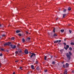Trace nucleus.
Wrapping results in <instances>:
<instances>
[{
	"label": "nucleus",
	"mask_w": 74,
	"mask_h": 74,
	"mask_svg": "<svg viewBox=\"0 0 74 74\" xmlns=\"http://www.w3.org/2000/svg\"><path fill=\"white\" fill-rule=\"evenodd\" d=\"M55 61H53L52 62V64H55Z\"/></svg>",
	"instance_id": "nucleus-32"
},
{
	"label": "nucleus",
	"mask_w": 74,
	"mask_h": 74,
	"mask_svg": "<svg viewBox=\"0 0 74 74\" xmlns=\"http://www.w3.org/2000/svg\"><path fill=\"white\" fill-rule=\"evenodd\" d=\"M21 62H23V61L22 60H21Z\"/></svg>",
	"instance_id": "nucleus-49"
},
{
	"label": "nucleus",
	"mask_w": 74,
	"mask_h": 74,
	"mask_svg": "<svg viewBox=\"0 0 74 74\" xmlns=\"http://www.w3.org/2000/svg\"><path fill=\"white\" fill-rule=\"evenodd\" d=\"M30 73H32V71H31L30 72Z\"/></svg>",
	"instance_id": "nucleus-51"
},
{
	"label": "nucleus",
	"mask_w": 74,
	"mask_h": 74,
	"mask_svg": "<svg viewBox=\"0 0 74 74\" xmlns=\"http://www.w3.org/2000/svg\"><path fill=\"white\" fill-rule=\"evenodd\" d=\"M30 73V72H29L28 73V74H29Z\"/></svg>",
	"instance_id": "nucleus-46"
},
{
	"label": "nucleus",
	"mask_w": 74,
	"mask_h": 74,
	"mask_svg": "<svg viewBox=\"0 0 74 74\" xmlns=\"http://www.w3.org/2000/svg\"><path fill=\"white\" fill-rule=\"evenodd\" d=\"M63 67H64V68H66V66H65V65H64V64L63 65Z\"/></svg>",
	"instance_id": "nucleus-30"
},
{
	"label": "nucleus",
	"mask_w": 74,
	"mask_h": 74,
	"mask_svg": "<svg viewBox=\"0 0 74 74\" xmlns=\"http://www.w3.org/2000/svg\"><path fill=\"white\" fill-rule=\"evenodd\" d=\"M69 49L70 51H72V48L71 47H70L69 48Z\"/></svg>",
	"instance_id": "nucleus-22"
},
{
	"label": "nucleus",
	"mask_w": 74,
	"mask_h": 74,
	"mask_svg": "<svg viewBox=\"0 0 74 74\" xmlns=\"http://www.w3.org/2000/svg\"><path fill=\"white\" fill-rule=\"evenodd\" d=\"M71 45H74V42L71 43Z\"/></svg>",
	"instance_id": "nucleus-26"
},
{
	"label": "nucleus",
	"mask_w": 74,
	"mask_h": 74,
	"mask_svg": "<svg viewBox=\"0 0 74 74\" xmlns=\"http://www.w3.org/2000/svg\"><path fill=\"white\" fill-rule=\"evenodd\" d=\"M65 40V41H66V40Z\"/></svg>",
	"instance_id": "nucleus-54"
},
{
	"label": "nucleus",
	"mask_w": 74,
	"mask_h": 74,
	"mask_svg": "<svg viewBox=\"0 0 74 74\" xmlns=\"http://www.w3.org/2000/svg\"><path fill=\"white\" fill-rule=\"evenodd\" d=\"M44 59L45 60H47V56H45Z\"/></svg>",
	"instance_id": "nucleus-16"
},
{
	"label": "nucleus",
	"mask_w": 74,
	"mask_h": 74,
	"mask_svg": "<svg viewBox=\"0 0 74 74\" xmlns=\"http://www.w3.org/2000/svg\"><path fill=\"white\" fill-rule=\"evenodd\" d=\"M3 56V54L1 53L0 54V56Z\"/></svg>",
	"instance_id": "nucleus-33"
},
{
	"label": "nucleus",
	"mask_w": 74,
	"mask_h": 74,
	"mask_svg": "<svg viewBox=\"0 0 74 74\" xmlns=\"http://www.w3.org/2000/svg\"><path fill=\"white\" fill-rule=\"evenodd\" d=\"M18 36H22V34H21L19 33L18 34Z\"/></svg>",
	"instance_id": "nucleus-31"
},
{
	"label": "nucleus",
	"mask_w": 74,
	"mask_h": 74,
	"mask_svg": "<svg viewBox=\"0 0 74 74\" xmlns=\"http://www.w3.org/2000/svg\"><path fill=\"white\" fill-rule=\"evenodd\" d=\"M66 67H69V64L68 63H66L65 64Z\"/></svg>",
	"instance_id": "nucleus-10"
},
{
	"label": "nucleus",
	"mask_w": 74,
	"mask_h": 74,
	"mask_svg": "<svg viewBox=\"0 0 74 74\" xmlns=\"http://www.w3.org/2000/svg\"><path fill=\"white\" fill-rule=\"evenodd\" d=\"M69 31L70 33H71V32H72V31L71 30H70V29H69Z\"/></svg>",
	"instance_id": "nucleus-25"
},
{
	"label": "nucleus",
	"mask_w": 74,
	"mask_h": 74,
	"mask_svg": "<svg viewBox=\"0 0 74 74\" xmlns=\"http://www.w3.org/2000/svg\"><path fill=\"white\" fill-rule=\"evenodd\" d=\"M69 53H65V55L66 56L67 59H68L69 60H70V59H71V57L70 56L72 55V53H71V51L69 52Z\"/></svg>",
	"instance_id": "nucleus-2"
},
{
	"label": "nucleus",
	"mask_w": 74,
	"mask_h": 74,
	"mask_svg": "<svg viewBox=\"0 0 74 74\" xmlns=\"http://www.w3.org/2000/svg\"><path fill=\"white\" fill-rule=\"evenodd\" d=\"M66 14H63L62 17H63V18H64V17H65V16H66Z\"/></svg>",
	"instance_id": "nucleus-17"
},
{
	"label": "nucleus",
	"mask_w": 74,
	"mask_h": 74,
	"mask_svg": "<svg viewBox=\"0 0 74 74\" xmlns=\"http://www.w3.org/2000/svg\"><path fill=\"white\" fill-rule=\"evenodd\" d=\"M22 41L23 42H24L25 41V39H24V38H23Z\"/></svg>",
	"instance_id": "nucleus-18"
},
{
	"label": "nucleus",
	"mask_w": 74,
	"mask_h": 74,
	"mask_svg": "<svg viewBox=\"0 0 74 74\" xmlns=\"http://www.w3.org/2000/svg\"><path fill=\"white\" fill-rule=\"evenodd\" d=\"M61 42V40H59V42H58V44H59V45H61V43H60Z\"/></svg>",
	"instance_id": "nucleus-14"
},
{
	"label": "nucleus",
	"mask_w": 74,
	"mask_h": 74,
	"mask_svg": "<svg viewBox=\"0 0 74 74\" xmlns=\"http://www.w3.org/2000/svg\"><path fill=\"white\" fill-rule=\"evenodd\" d=\"M36 69L37 70H38V71L40 70V67H39L38 66Z\"/></svg>",
	"instance_id": "nucleus-8"
},
{
	"label": "nucleus",
	"mask_w": 74,
	"mask_h": 74,
	"mask_svg": "<svg viewBox=\"0 0 74 74\" xmlns=\"http://www.w3.org/2000/svg\"><path fill=\"white\" fill-rule=\"evenodd\" d=\"M35 63H36V64H38V61H36L35 62Z\"/></svg>",
	"instance_id": "nucleus-35"
},
{
	"label": "nucleus",
	"mask_w": 74,
	"mask_h": 74,
	"mask_svg": "<svg viewBox=\"0 0 74 74\" xmlns=\"http://www.w3.org/2000/svg\"><path fill=\"white\" fill-rule=\"evenodd\" d=\"M31 68L33 70H34V69H35L34 68V66L33 65H31Z\"/></svg>",
	"instance_id": "nucleus-7"
},
{
	"label": "nucleus",
	"mask_w": 74,
	"mask_h": 74,
	"mask_svg": "<svg viewBox=\"0 0 74 74\" xmlns=\"http://www.w3.org/2000/svg\"><path fill=\"white\" fill-rule=\"evenodd\" d=\"M18 45H19V44H18Z\"/></svg>",
	"instance_id": "nucleus-53"
},
{
	"label": "nucleus",
	"mask_w": 74,
	"mask_h": 74,
	"mask_svg": "<svg viewBox=\"0 0 74 74\" xmlns=\"http://www.w3.org/2000/svg\"><path fill=\"white\" fill-rule=\"evenodd\" d=\"M72 73H74V70H73L72 71Z\"/></svg>",
	"instance_id": "nucleus-41"
},
{
	"label": "nucleus",
	"mask_w": 74,
	"mask_h": 74,
	"mask_svg": "<svg viewBox=\"0 0 74 74\" xmlns=\"http://www.w3.org/2000/svg\"><path fill=\"white\" fill-rule=\"evenodd\" d=\"M51 58H52V56H51Z\"/></svg>",
	"instance_id": "nucleus-50"
},
{
	"label": "nucleus",
	"mask_w": 74,
	"mask_h": 74,
	"mask_svg": "<svg viewBox=\"0 0 74 74\" xmlns=\"http://www.w3.org/2000/svg\"><path fill=\"white\" fill-rule=\"evenodd\" d=\"M67 70H66L64 72L65 73H67Z\"/></svg>",
	"instance_id": "nucleus-34"
},
{
	"label": "nucleus",
	"mask_w": 74,
	"mask_h": 74,
	"mask_svg": "<svg viewBox=\"0 0 74 74\" xmlns=\"http://www.w3.org/2000/svg\"><path fill=\"white\" fill-rule=\"evenodd\" d=\"M59 41V40H55L54 41V42L55 44V43H58V42Z\"/></svg>",
	"instance_id": "nucleus-9"
},
{
	"label": "nucleus",
	"mask_w": 74,
	"mask_h": 74,
	"mask_svg": "<svg viewBox=\"0 0 74 74\" xmlns=\"http://www.w3.org/2000/svg\"><path fill=\"white\" fill-rule=\"evenodd\" d=\"M22 67H20V68H19V69H22Z\"/></svg>",
	"instance_id": "nucleus-40"
},
{
	"label": "nucleus",
	"mask_w": 74,
	"mask_h": 74,
	"mask_svg": "<svg viewBox=\"0 0 74 74\" xmlns=\"http://www.w3.org/2000/svg\"><path fill=\"white\" fill-rule=\"evenodd\" d=\"M68 11H71V8L70 7H69L68 8Z\"/></svg>",
	"instance_id": "nucleus-13"
},
{
	"label": "nucleus",
	"mask_w": 74,
	"mask_h": 74,
	"mask_svg": "<svg viewBox=\"0 0 74 74\" xmlns=\"http://www.w3.org/2000/svg\"><path fill=\"white\" fill-rule=\"evenodd\" d=\"M55 28H54V29H53V32H54V33H55Z\"/></svg>",
	"instance_id": "nucleus-24"
},
{
	"label": "nucleus",
	"mask_w": 74,
	"mask_h": 74,
	"mask_svg": "<svg viewBox=\"0 0 74 74\" xmlns=\"http://www.w3.org/2000/svg\"><path fill=\"white\" fill-rule=\"evenodd\" d=\"M58 18H57L56 19V21H58Z\"/></svg>",
	"instance_id": "nucleus-45"
},
{
	"label": "nucleus",
	"mask_w": 74,
	"mask_h": 74,
	"mask_svg": "<svg viewBox=\"0 0 74 74\" xmlns=\"http://www.w3.org/2000/svg\"><path fill=\"white\" fill-rule=\"evenodd\" d=\"M0 67H1V64L0 63Z\"/></svg>",
	"instance_id": "nucleus-44"
},
{
	"label": "nucleus",
	"mask_w": 74,
	"mask_h": 74,
	"mask_svg": "<svg viewBox=\"0 0 74 74\" xmlns=\"http://www.w3.org/2000/svg\"><path fill=\"white\" fill-rule=\"evenodd\" d=\"M31 55L30 56V58H32V61H34L36 59V54L33 53H31Z\"/></svg>",
	"instance_id": "nucleus-1"
},
{
	"label": "nucleus",
	"mask_w": 74,
	"mask_h": 74,
	"mask_svg": "<svg viewBox=\"0 0 74 74\" xmlns=\"http://www.w3.org/2000/svg\"><path fill=\"white\" fill-rule=\"evenodd\" d=\"M1 38V37L0 36V39Z\"/></svg>",
	"instance_id": "nucleus-52"
},
{
	"label": "nucleus",
	"mask_w": 74,
	"mask_h": 74,
	"mask_svg": "<svg viewBox=\"0 0 74 74\" xmlns=\"http://www.w3.org/2000/svg\"><path fill=\"white\" fill-rule=\"evenodd\" d=\"M66 9H65L63 10V12H66Z\"/></svg>",
	"instance_id": "nucleus-27"
},
{
	"label": "nucleus",
	"mask_w": 74,
	"mask_h": 74,
	"mask_svg": "<svg viewBox=\"0 0 74 74\" xmlns=\"http://www.w3.org/2000/svg\"><path fill=\"white\" fill-rule=\"evenodd\" d=\"M60 51L61 52H63V49H61Z\"/></svg>",
	"instance_id": "nucleus-19"
},
{
	"label": "nucleus",
	"mask_w": 74,
	"mask_h": 74,
	"mask_svg": "<svg viewBox=\"0 0 74 74\" xmlns=\"http://www.w3.org/2000/svg\"><path fill=\"white\" fill-rule=\"evenodd\" d=\"M18 60H17V61H15V62H18Z\"/></svg>",
	"instance_id": "nucleus-43"
},
{
	"label": "nucleus",
	"mask_w": 74,
	"mask_h": 74,
	"mask_svg": "<svg viewBox=\"0 0 74 74\" xmlns=\"http://www.w3.org/2000/svg\"><path fill=\"white\" fill-rule=\"evenodd\" d=\"M25 33L26 34H30V33H29V32L27 31H25Z\"/></svg>",
	"instance_id": "nucleus-12"
},
{
	"label": "nucleus",
	"mask_w": 74,
	"mask_h": 74,
	"mask_svg": "<svg viewBox=\"0 0 74 74\" xmlns=\"http://www.w3.org/2000/svg\"><path fill=\"white\" fill-rule=\"evenodd\" d=\"M20 32H21V31L19 30H17L16 31V33H19Z\"/></svg>",
	"instance_id": "nucleus-11"
},
{
	"label": "nucleus",
	"mask_w": 74,
	"mask_h": 74,
	"mask_svg": "<svg viewBox=\"0 0 74 74\" xmlns=\"http://www.w3.org/2000/svg\"><path fill=\"white\" fill-rule=\"evenodd\" d=\"M58 36V35L57 34H54V37H55V36Z\"/></svg>",
	"instance_id": "nucleus-28"
},
{
	"label": "nucleus",
	"mask_w": 74,
	"mask_h": 74,
	"mask_svg": "<svg viewBox=\"0 0 74 74\" xmlns=\"http://www.w3.org/2000/svg\"><path fill=\"white\" fill-rule=\"evenodd\" d=\"M1 50L3 51H4V49H1Z\"/></svg>",
	"instance_id": "nucleus-39"
},
{
	"label": "nucleus",
	"mask_w": 74,
	"mask_h": 74,
	"mask_svg": "<svg viewBox=\"0 0 74 74\" xmlns=\"http://www.w3.org/2000/svg\"><path fill=\"white\" fill-rule=\"evenodd\" d=\"M10 46L12 49H15L16 48V46L14 45H10Z\"/></svg>",
	"instance_id": "nucleus-4"
},
{
	"label": "nucleus",
	"mask_w": 74,
	"mask_h": 74,
	"mask_svg": "<svg viewBox=\"0 0 74 74\" xmlns=\"http://www.w3.org/2000/svg\"><path fill=\"white\" fill-rule=\"evenodd\" d=\"M19 52V53H21V52H22V51H21V50H20V51H18Z\"/></svg>",
	"instance_id": "nucleus-38"
},
{
	"label": "nucleus",
	"mask_w": 74,
	"mask_h": 74,
	"mask_svg": "<svg viewBox=\"0 0 74 74\" xmlns=\"http://www.w3.org/2000/svg\"><path fill=\"white\" fill-rule=\"evenodd\" d=\"M16 54H18V51H16Z\"/></svg>",
	"instance_id": "nucleus-36"
},
{
	"label": "nucleus",
	"mask_w": 74,
	"mask_h": 74,
	"mask_svg": "<svg viewBox=\"0 0 74 74\" xmlns=\"http://www.w3.org/2000/svg\"><path fill=\"white\" fill-rule=\"evenodd\" d=\"M1 25H0V27H1Z\"/></svg>",
	"instance_id": "nucleus-48"
},
{
	"label": "nucleus",
	"mask_w": 74,
	"mask_h": 74,
	"mask_svg": "<svg viewBox=\"0 0 74 74\" xmlns=\"http://www.w3.org/2000/svg\"><path fill=\"white\" fill-rule=\"evenodd\" d=\"M15 73L14 72L13 73V74H14Z\"/></svg>",
	"instance_id": "nucleus-47"
},
{
	"label": "nucleus",
	"mask_w": 74,
	"mask_h": 74,
	"mask_svg": "<svg viewBox=\"0 0 74 74\" xmlns=\"http://www.w3.org/2000/svg\"><path fill=\"white\" fill-rule=\"evenodd\" d=\"M25 53V54H28L29 53V52H28V51H27V50L25 49L24 51Z\"/></svg>",
	"instance_id": "nucleus-6"
},
{
	"label": "nucleus",
	"mask_w": 74,
	"mask_h": 74,
	"mask_svg": "<svg viewBox=\"0 0 74 74\" xmlns=\"http://www.w3.org/2000/svg\"><path fill=\"white\" fill-rule=\"evenodd\" d=\"M69 48V45H66V47H65V46H64V48L66 50H67V49H68Z\"/></svg>",
	"instance_id": "nucleus-5"
},
{
	"label": "nucleus",
	"mask_w": 74,
	"mask_h": 74,
	"mask_svg": "<svg viewBox=\"0 0 74 74\" xmlns=\"http://www.w3.org/2000/svg\"><path fill=\"white\" fill-rule=\"evenodd\" d=\"M1 36L2 37H5V35L4 34H2Z\"/></svg>",
	"instance_id": "nucleus-20"
},
{
	"label": "nucleus",
	"mask_w": 74,
	"mask_h": 74,
	"mask_svg": "<svg viewBox=\"0 0 74 74\" xmlns=\"http://www.w3.org/2000/svg\"><path fill=\"white\" fill-rule=\"evenodd\" d=\"M64 74H67V73H66V72H64Z\"/></svg>",
	"instance_id": "nucleus-37"
},
{
	"label": "nucleus",
	"mask_w": 74,
	"mask_h": 74,
	"mask_svg": "<svg viewBox=\"0 0 74 74\" xmlns=\"http://www.w3.org/2000/svg\"><path fill=\"white\" fill-rule=\"evenodd\" d=\"M47 71H48V70L47 69L45 70L44 71H45V73H46V72H47Z\"/></svg>",
	"instance_id": "nucleus-23"
},
{
	"label": "nucleus",
	"mask_w": 74,
	"mask_h": 74,
	"mask_svg": "<svg viewBox=\"0 0 74 74\" xmlns=\"http://www.w3.org/2000/svg\"><path fill=\"white\" fill-rule=\"evenodd\" d=\"M64 31V29H61V32H62V33H63Z\"/></svg>",
	"instance_id": "nucleus-21"
},
{
	"label": "nucleus",
	"mask_w": 74,
	"mask_h": 74,
	"mask_svg": "<svg viewBox=\"0 0 74 74\" xmlns=\"http://www.w3.org/2000/svg\"><path fill=\"white\" fill-rule=\"evenodd\" d=\"M30 53H31V52H30Z\"/></svg>",
	"instance_id": "nucleus-55"
},
{
	"label": "nucleus",
	"mask_w": 74,
	"mask_h": 74,
	"mask_svg": "<svg viewBox=\"0 0 74 74\" xmlns=\"http://www.w3.org/2000/svg\"><path fill=\"white\" fill-rule=\"evenodd\" d=\"M27 40H30V37H28L27 38Z\"/></svg>",
	"instance_id": "nucleus-29"
},
{
	"label": "nucleus",
	"mask_w": 74,
	"mask_h": 74,
	"mask_svg": "<svg viewBox=\"0 0 74 74\" xmlns=\"http://www.w3.org/2000/svg\"><path fill=\"white\" fill-rule=\"evenodd\" d=\"M11 44V42H8L6 43H5L4 44V46H6V45H10Z\"/></svg>",
	"instance_id": "nucleus-3"
},
{
	"label": "nucleus",
	"mask_w": 74,
	"mask_h": 74,
	"mask_svg": "<svg viewBox=\"0 0 74 74\" xmlns=\"http://www.w3.org/2000/svg\"><path fill=\"white\" fill-rule=\"evenodd\" d=\"M11 40H15V38L14 37H12L11 38Z\"/></svg>",
	"instance_id": "nucleus-15"
},
{
	"label": "nucleus",
	"mask_w": 74,
	"mask_h": 74,
	"mask_svg": "<svg viewBox=\"0 0 74 74\" xmlns=\"http://www.w3.org/2000/svg\"><path fill=\"white\" fill-rule=\"evenodd\" d=\"M63 44H64V46H65V45H66V43H63Z\"/></svg>",
	"instance_id": "nucleus-42"
}]
</instances>
